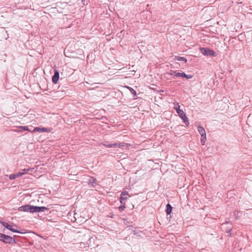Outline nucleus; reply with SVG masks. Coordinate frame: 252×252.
I'll list each match as a JSON object with an SVG mask.
<instances>
[{
	"label": "nucleus",
	"mask_w": 252,
	"mask_h": 252,
	"mask_svg": "<svg viewBox=\"0 0 252 252\" xmlns=\"http://www.w3.org/2000/svg\"><path fill=\"white\" fill-rule=\"evenodd\" d=\"M23 130H28V128H26L25 127H20V128H19L18 131H23Z\"/></svg>",
	"instance_id": "24"
},
{
	"label": "nucleus",
	"mask_w": 252,
	"mask_h": 252,
	"mask_svg": "<svg viewBox=\"0 0 252 252\" xmlns=\"http://www.w3.org/2000/svg\"><path fill=\"white\" fill-rule=\"evenodd\" d=\"M95 183V179L92 178L89 180V183L93 185Z\"/></svg>",
	"instance_id": "21"
},
{
	"label": "nucleus",
	"mask_w": 252,
	"mask_h": 252,
	"mask_svg": "<svg viewBox=\"0 0 252 252\" xmlns=\"http://www.w3.org/2000/svg\"><path fill=\"white\" fill-rule=\"evenodd\" d=\"M200 51L205 56L211 57H216L217 56L216 53L214 50L209 49L207 48L200 47Z\"/></svg>",
	"instance_id": "1"
},
{
	"label": "nucleus",
	"mask_w": 252,
	"mask_h": 252,
	"mask_svg": "<svg viewBox=\"0 0 252 252\" xmlns=\"http://www.w3.org/2000/svg\"><path fill=\"white\" fill-rule=\"evenodd\" d=\"M126 208V206H125V204H122L121 206H120L119 207V210L121 211V212H122Z\"/></svg>",
	"instance_id": "19"
},
{
	"label": "nucleus",
	"mask_w": 252,
	"mask_h": 252,
	"mask_svg": "<svg viewBox=\"0 0 252 252\" xmlns=\"http://www.w3.org/2000/svg\"><path fill=\"white\" fill-rule=\"evenodd\" d=\"M24 174V173L23 172H18L17 173L13 174L9 176V178L10 179H16V178L20 177V176Z\"/></svg>",
	"instance_id": "11"
},
{
	"label": "nucleus",
	"mask_w": 252,
	"mask_h": 252,
	"mask_svg": "<svg viewBox=\"0 0 252 252\" xmlns=\"http://www.w3.org/2000/svg\"><path fill=\"white\" fill-rule=\"evenodd\" d=\"M2 237H3V238L1 241L5 243H10L12 240V237L8 235H4V236H2Z\"/></svg>",
	"instance_id": "10"
},
{
	"label": "nucleus",
	"mask_w": 252,
	"mask_h": 252,
	"mask_svg": "<svg viewBox=\"0 0 252 252\" xmlns=\"http://www.w3.org/2000/svg\"><path fill=\"white\" fill-rule=\"evenodd\" d=\"M184 78H186L187 79H191L192 78L193 76L191 75H188L185 73V75H184Z\"/></svg>",
	"instance_id": "23"
},
{
	"label": "nucleus",
	"mask_w": 252,
	"mask_h": 252,
	"mask_svg": "<svg viewBox=\"0 0 252 252\" xmlns=\"http://www.w3.org/2000/svg\"><path fill=\"white\" fill-rule=\"evenodd\" d=\"M51 131L50 129H48L45 127H36L33 130H32V132H38L39 133L41 132H49Z\"/></svg>",
	"instance_id": "4"
},
{
	"label": "nucleus",
	"mask_w": 252,
	"mask_h": 252,
	"mask_svg": "<svg viewBox=\"0 0 252 252\" xmlns=\"http://www.w3.org/2000/svg\"><path fill=\"white\" fill-rule=\"evenodd\" d=\"M2 236H4V234L0 233V240H2L3 238V237H2Z\"/></svg>",
	"instance_id": "26"
},
{
	"label": "nucleus",
	"mask_w": 252,
	"mask_h": 252,
	"mask_svg": "<svg viewBox=\"0 0 252 252\" xmlns=\"http://www.w3.org/2000/svg\"><path fill=\"white\" fill-rule=\"evenodd\" d=\"M2 224L3 226L13 232H19L17 230L13 227L12 225L8 224L7 222H2Z\"/></svg>",
	"instance_id": "6"
},
{
	"label": "nucleus",
	"mask_w": 252,
	"mask_h": 252,
	"mask_svg": "<svg viewBox=\"0 0 252 252\" xmlns=\"http://www.w3.org/2000/svg\"><path fill=\"white\" fill-rule=\"evenodd\" d=\"M101 144L105 147L112 148V144H109L108 141L103 142L101 143Z\"/></svg>",
	"instance_id": "15"
},
{
	"label": "nucleus",
	"mask_w": 252,
	"mask_h": 252,
	"mask_svg": "<svg viewBox=\"0 0 252 252\" xmlns=\"http://www.w3.org/2000/svg\"><path fill=\"white\" fill-rule=\"evenodd\" d=\"M197 128L198 131L201 136H206V131L203 126H198Z\"/></svg>",
	"instance_id": "9"
},
{
	"label": "nucleus",
	"mask_w": 252,
	"mask_h": 252,
	"mask_svg": "<svg viewBox=\"0 0 252 252\" xmlns=\"http://www.w3.org/2000/svg\"><path fill=\"white\" fill-rule=\"evenodd\" d=\"M18 210L20 211L31 212L32 207L30 205H25L19 207Z\"/></svg>",
	"instance_id": "5"
},
{
	"label": "nucleus",
	"mask_w": 252,
	"mask_h": 252,
	"mask_svg": "<svg viewBox=\"0 0 252 252\" xmlns=\"http://www.w3.org/2000/svg\"><path fill=\"white\" fill-rule=\"evenodd\" d=\"M239 214H240V212H239L238 211H235L234 212V216L236 220L238 219L240 217Z\"/></svg>",
	"instance_id": "18"
},
{
	"label": "nucleus",
	"mask_w": 252,
	"mask_h": 252,
	"mask_svg": "<svg viewBox=\"0 0 252 252\" xmlns=\"http://www.w3.org/2000/svg\"><path fill=\"white\" fill-rule=\"evenodd\" d=\"M48 210V209L46 207H38L32 205V213L43 212Z\"/></svg>",
	"instance_id": "3"
},
{
	"label": "nucleus",
	"mask_w": 252,
	"mask_h": 252,
	"mask_svg": "<svg viewBox=\"0 0 252 252\" xmlns=\"http://www.w3.org/2000/svg\"><path fill=\"white\" fill-rule=\"evenodd\" d=\"M176 73H177V71L171 70L168 73V74L171 76H173V75L175 76Z\"/></svg>",
	"instance_id": "20"
},
{
	"label": "nucleus",
	"mask_w": 252,
	"mask_h": 252,
	"mask_svg": "<svg viewBox=\"0 0 252 252\" xmlns=\"http://www.w3.org/2000/svg\"><path fill=\"white\" fill-rule=\"evenodd\" d=\"M200 141L202 145H205L206 141V135L201 136Z\"/></svg>",
	"instance_id": "17"
},
{
	"label": "nucleus",
	"mask_w": 252,
	"mask_h": 252,
	"mask_svg": "<svg viewBox=\"0 0 252 252\" xmlns=\"http://www.w3.org/2000/svg\"><path fill=\"white\" fill-rule=\"evenodd\" d=\"M133 95H134V96H136V92H135L134 90H133Z\"/></svg>",
	"instance_id": "27"
},
{
	"label": "nucleus",
	"mask_w": 252,
	"mask_h": 252,
	"mask_svg": "<svg viewBox=\"0 0 252 252\" xmlns=\"http://www.w3.org/2000/svg\"><path fill=\"white\" fill-rule=\"evenodd\" d=\"M175 59L178 61L184 62L185 63L187 62V60L183 57L176 56L175 57Z\"/></svg>",
	"instance_id": "13"
},
{
	"label": "nucleus",
	"mask_w": 252,
	"mask_h": 252,
	"mask_svg": "<svg viewBox=\"0 0 252 252\" xmlns=\"http://www.w3.org/2000/svg\"><path fill=\"white\" fill-rule=\"evenodd\" d=\"M59 79V73L58 71H55L54 75L52 77V82L56 84Z\"/></svg>",
	"instance_id": "7"
},
{
	"label": "nucleus",
	"mask_w": 252,
	"mask_h": 252,
	"mask_svg": "<svg viewBox=\"0 0 252 252\" xmlns=\"http://www.w3.org/2000/svg\"><path fill=\"white\" fill-rule=\"evenodd\" d=\"M184 75H185V73L182 72H178L176 73L175 76L178 77H182L184 78Z\"/></svg>",
	"instance_id": "16"
},
{
	"label": "nucleus",
	"mask_w": 252,
	"mask_h": 252,
	"mask_svg": "<svg viewBox=\"0 0 252 252\" xmlns=\"http://www.w3.org/2000/svg\"><path fill=\"white\" fill-rule=\"evenodd\" d=\"M121 195L127 196V195H128V193L127 191H123L121 193Z\"/></svg>",
	"instance_id": "22"
},
{
	"label": "nucleus",
	"mask_w": 252,
	"mask_h": 252,
	"mask_svg": "<svg viewBox=\"0 0 252 252\" xmlns=\"http://www.w3.org/2000/svg\"><path fill=\"white\" fill-rule=\"evenodd\" d=\"M180 106L179 105V103H178L177 104V106H174V109H176L177 112V110H178V109H180Z\"/></svg>",
	"instance_id": "25"
},
{
	"label": "nucleus",
	"mask_w": 252,
	"mask_h": 252,
	"mask_svg": "<svg viewBox=\"0 0 252 252\" xmlns=\"http://www.w3.org/2000/svg\"><path fill=\"white\" fill-rule=\"evenodd\" d=\"M177 113L179 115V117L183 121V122L185 123L187 126L189 125V121L188 118L187 117L185 113L183 111V110L178 109L177 110Z\"/></svg>",
	"instance_id": "2"
},
{
	"label": "nucleus",
	"mask_w": 252,
	"mask_h": 252,
	"mask_svg": "<svg viewBox=\"0 0 252 252\" xmlns=\"http://www.w3.org/2000/svg\"><path fill=\"white\" fill-rule=\"evenodd\" d=\"M172 206H171V205L170 204L168 203L166 205V210L167 214H168V215L170 214V213L172 212Z\"/></svg>",
	"instance_id": "12"
},
{
	"label": "nucleus",
	"mask_w": 252,
	"mask_h": 252,
	"mask_svg": "<svg viewBox=\"0 0 252 252\" xmlns=\"http://www.w3.org/2000/svg\"><path fill=\"white\" fill-rule=\"evenodd\" d=\"M126 144L124 142L121 143H115L112 144V148H120L125 146Z\"/></svg>",
	"instance_id": "8"
},
{
	"label": "nucleus",
	"mask_w": 252,
	"mask_h": 252,
	"mask_svg": "<svg viewBox=\"0 0 252 252\" xmlns=\"http://www.w3.org/2000/svg\"><path fill=\"white\" fill-rule=\"evenodd\" d=\"M120 203L122 204H126V201L127 199V197L126 196L121 195V197H120Z\"/></svg>",
	"instance_id": "14"
}]
</instances>
